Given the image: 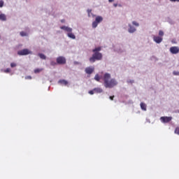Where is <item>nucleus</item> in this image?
Masks as SVG:
<instances>
[{
  "label": "nucleus",
  "mask_w": 179,
  "mask_h": 179,
  "mask_svg": "<svg viewBox=\"0 0 179 179\" xmlns=\"http://www.w3.org/2000/svg\"><path fill=\"white\" fill-rule=\"evenodd\" d=\"M8 20V17L5 15V13H1L0 14V21L1 22H6Z\"/></svg>",
  "instance_id": "12"
},
{
  "label": "nucleus",
  "mask_w": 179,
  "mask_h": 179,
  "mask_svg": "<svg viewBox=\"0 0 179 179\" xmlns=\"http://www.w3.org/2000/svg\"><path fill=\"white\" fill-rule=\"evenodd\" d=\"M61 30H64L65 33H67V37L69 38H71V40H76V36H75V34L72 33L73 31V29L71 28L70 27L68 26H62L60 27Z\"/></svg>",
  "instance_id": "2"
},
{
  "label": "nucleus",
  "mask_w": 179,
  "mask_h": 179,
  "mask_svg": "<svg viewBox=\"0 0 179 179\" xmlns=\"http://www.w3.org/2000/svg\"><path fill=\"white\" fill-rule=\"evenodd\" d=\"M117 52H119V53L122 52V50H117Z\"/></svg>",
  "instance_id": "37"
},
{
  "label": "nucleus",
  "mask_w": 179,
  "mask_h": 179,
  "mask_svg": "<svg viewBox=\"0 0 179 179\" xmlns=\"http://www.w3.org/2000/svg\"><path fill=\"white\" fill-rule=\"evenodd\" d=\"M75 64H78V62H76Z\"/></svg>",
  "instance_id": "40"
},
{
  "label": "nucleus",
  "mask_w": 179,
  "mask_h": 179,
  "mask_svg": "<svg viewBox=\"0 0 179 179\" xmlns=\"http://www.w3.org/2000/svg\"><path fill=\"white\" fill-rule=\"evenodd\" d=\"M110 100H114V96L109 97Z\"/></svg>",
  "instance_id": "35"
},
{
  "label": "nucleus",
  "mask_w": 179,
  "mask_h": 179,
  "mask_svg": "<svg viewBox=\"0 0 179 179\" xmlns=\"http://www.w3.org/2000/svg\"><path fill=\"white\" fill-rule=\"evenodd\" d=\"M159 37H163V36H164V32L162 30H159Z\"/></svg>",
  "instance_id": "22"
},
{
  "label": "nucleus",
  "mask_w": 179,
  "mask_h": 179,
  "mask_svg": "<svg viewBox=\"0 0 179 179\" xmlns=\"http://www.w3.org/2000/svg\"><path fill=\"white\" fill-rule=\"evenodd\" d=\"M152 39L155 43H157V44H160V43L163 41V38L162 36H154Z\"/></svg>",
  "instance_id": "10"
},
{
  "label": "nucleus",
  "mask_w": 179,
  "mask_h": 179,
  "mask_svg": "<svg viewBox=\"0 0 179 179\" xmlns=\"http://www.w3.org/2000/svg\"><path fill=\"white\" fill-rule=\"evenodd\" d=\"M103 22V17L98 15L96 17L95 20L92 22V29H96L97 26H99V23H101Z\"/></svg>",
  "instance_id": "5"
},
{
  "label": "nucleus",
  "mask_w": 179,
  "mask_h": 179,
  "mask_svg": "<svg viewBox=\"0 0 179 179\" xmlns=\"http://www.w3.org/2000/svg\"><path fill=\"white\" fill-rule=\"evenodd\" d=\"M103 59V54L100 52H94L92 56L90 58V62L94 64L96 61H101Z\"/></svg>",
  "instance_id": "4"
},
{
  "label": "nucleus",
  "mask_w": 179,
  "mask_h": 179,
  "mask_svg": "<svg viewBox=\"0 0 179 179\" xmlns=\"http://www.w3.org/2000/svg\"><path fill=\"white\" fill-rule=\"evenodd\" d=\"M61 22H62V23H65V20H64V19L62 20H61Z\"/></svg>",
  "instance_id": "36"
},
{
  "label": "nucleus",
  "mask_w": 179,
  "mask_h": 179,
  "mask_svg": "<svg viewBox=\"0 0 179 179\" xmlns=\"http://www.w3.org/2000/svg\"><path fill=\"white\" fill-rule=\"evenodd\" d=\"M127 83H131V85H132V83H135V80H127Z\"/></svg>",
  "instance_id": "24"
},
{
  "label": "nucleus",
  "mask_w": 179,
  "mask_h": 179,
  "mask_svg": "<svg viewBox=\"0 0 179 179\" xmlns=\"http://www.w3.org/2000/svg\"><path fill=\"white\" fill-rule=\"evenodd\" d=\"M113 6H115V8H117L118 6V3H114Z\"/></svg>",
  "instance_id": "34"
},
{
  "label": "nucleus",
  "mask_w": 179,
  "mask_h": 179,
  "mask_svg": "<svg viewBox=\"0 0 179 179\" xmlns=\"http://www.w3.org/2000/svg\"><path fill=\"white\" fill-rule=\"evenodd\" d=\"M141 108V110H143V111H146V103L141 102L140 104Z\"/></svg>",
  "instance_id": "14"
},
{
  "label": "nucleus",
  "mask_w": 179,
  "mask_h": 179,
  "mask_svg": "<svg viewBox=\"0 0 179 179\" xmlns=\"http://www.w3.org/2000/svg\"><path fill=\"white\" fill-rule=\"evenodd\" d=\"M147 122H150V120L146 119Z\"/></svg>",
  "instance_id": "39"
},
{
  "label": "nucleus",
  "mask_w": 179,
  "mask_h": 179,
  "mask_svg": "<svg viewBox=\"0 0 179 179\" xmlns=\"http://www.w3.org/2000/svg\"><path fill=\"white\" fill-rule=\"evenodd\" d=\"M42 71L43 69H36L34 70V73H40V72H41Z\"/></svg>",
  "instance_id": "23"
},
{
  "label": "nucleus",
  "mask_w": 179,
  "mask_h": 179,
  "mask_svg": "<svg viewBox=\"0 0 179 179\" xmlns=\"http://www.w3.org/2000/svg\"><path fill=\"white\" fill-rule=\"evenodd\" d=\"M87 12L88 13V17H92H92H94V16H96L94 14L92 13V9H88Z\"/></svg>",
  "instance_id": "15"
},
{
  "label": "nucleus",
  "mask_w": 179,
  "mask_h": 179,
  "mask_svg": "<svg viewBox=\"0 0 179 179\" xmlns=\"http://www.w3.org/2000/svg\"><path fill=\"white\" fill-rule=\"evenodd\" d=\"M170 24H174V22L173 20L169 21Z\"/></svg>",
  "instance_id": "33"
},
{
  "label": "nucleus",
  "mask_w": 179,
  "mask_h": 179,
  "mask_svg": "<svg viewBox=\"0 0 179 179\" xmlns=\"http://www.w3.org/2000/svg\"><path fill=\"white\" fill-rule=\"evenodd\" d=\"M171 2H179V0H169Z\"/></svg>",
  "instance_id": "31"
},
{
  "label": "nucleus",
  "mask_w": 179,
  "mask_h": 179,
  "mask_svg": "<svg viewBox=\"0 0 179 179\" xmlns=\"http://www.w3.org/2000/svg\"><path fill=\"white\" fill-rule=\"evenodd\" d=\"M25 79H31V76H26Z\"/></svg>",
  "instance_id": "32"
},
{
  "label": "nucleus",
  "mask_w": 179,
  "mask_h": 179,
  "mask_svg": "<svg viewBox=\"0 0 179 179\" xmlns=\"http://www.w3.org/2000/svg\"><path fill=\"white\" fill-rule=\"evenodd\" d=\"M103 85L106 89H113L118 85V81L115 78H111V74L106 73L103 76Z\"/></svg>",
  "instance_id": "1"
},
{
  "label": "nucleus",
  "mask_w": 179,
  "mask_h": 179,
  "mask_svg": "<svg viewBox=\"0 0 179 179\" xmlns=\"http://www.w3.org/2000/svg\"><path fill=\"white\" fill-rule=\"evenodd\" d=\"M1 72H4L5 73H9L10 72V69H1Z\"/></svg>",
  "instance_id": "21"
},
{
  "label": "nucleus",
  "mask_w": 179,
  "mask_h": 179,
  "mask_svg": "<svg viewBox=\"0 0 179 179\" xmlns=\"http://www.w3.org/2000/svg\"><path fill=\"white\" fill-rule=\"evenodd\" d=\"M56 62L58 65H65V64H66V59L65 57L60 56L57 57Z\"/></svg>",
  "instance_id": "7"
},
{
  "label": "nucleus",
  "mask_w": 179,
  "mask_h": 179,
  "mask_svg": "<svg viewBox=\"0 0 179 179\" xmlns=\"http://www.w3.org/2000/svg\"><path fill=\"white\" fill-rule=\"evenodd\" d=\"M108 2H114V0H108Z\"/></svg>",
  "instance_id": "38"
},
{
  "label": "nucleus",
  "mask_w": 179,
  "mask_h": 179,
  "mask_svg": "<svg viewBox=\"0 0 179 179\" xmlns=\"http://www.w3.org/2000/svg\"><path fill=\"white\" fill-rule=\"evenodd\" d=\"M178 113H179V110L178 111Z\"/></svg>",
  "instance_id": "41"
},
{
  "label": "nucleus",
  "mask_w": 179,
  "mask_h": 179,
  "mask_svg": "<svg viewBox=\"0 0 179 179\" xmlns=\"http://www.w3.org/2000/svg\"><path fill=\"white\" fill-rule=\"evenodd\" d=\"M169 51L171 54L176 55L179 52V48L178 46H172L170 48Z\"/></svg>",
  "instance_id": "9"
},
{
  "label": "nucleus",
  "mask_w": 179,
  "mask_h": 179,
  "mask_svg": "<svg viewBox=\"0 0 179 179\" xmlns=\"http://www.w3.org/2000/svg\"><path fill=\"white\" fill-rule=\"evenodd\" d=\"M94 79L96 82H100V79H101V77H100V76H99V74H96Z\"/></svg>",
  "instance_id": "19"
},
{
  "label": "nucleus",
  "mask_w": 179,
  "mask_h": 179,
  "mask_svg": "<svg viewBox=\"0 0 179 179\" xmlns=\"http://www.w3.org/2000/svg\"><path fill=\"white\" fill-rule=\"evenodd\" d=\"M94 91L95 92V93H103V89L100 87L94 88Z\"/></svg>",
  "instance_id": "16"
},
{
  "label": "nucleus",
  "mask_w": 179,
  "mask_h": 179,
  "mask_svg": "<svg viewBox=\"0 0 179 179\" xmlns=\"http://www.w3.org/2000/svg\"><path fill=\"white\" fill-rule=\"evenodd\" d=\"M173 120L172 117L163 116L160 117V121L163 124H167V122H170Z\"/></svg>",
  "instance_id": "8"
},
{
  "label": "nucleus",
  "mask_w": 179,
  "mask_h": 179,
  "mask_svg": "<svg viewBox=\"0 0 179 179\" xmlns=\"http://www.w3.org/2000/svg\"><path fill=\"white\" fill-rule=\"evenodd\" d=\"M15 66H17L16 63H10V67L11 68H15Z\"/></svg>",
  "instance_id": "28"
},
{
  "label": "nucleus",
  "mask_w": 179,
  "mask_h": 179,
  "mask_svg": "<svg viewBox=\"0 0 179 179\" xmlns=\"http://www.w3.org/2000/svg\"><path fill=\"white\" fill-rule=\"evenodd\" d=\"M38 55L39 58H41V59H47V56H45L43 53H38Z\"/></svg>",
  "instance_id": "17"
},
{
  "label": "nucleus",
  "mask_w": 179,
  "mask_h": 179,
  "mask_svg": "<svg viewBox=\"0 0 179 179\" xmlns=\"http://www.w3.org/2000/svg\"><path fill=\"white\" fill-rule=\"evenodd\" d=\"M20 35L21 36V37H27V36H29V34L25 31H21L20 32Z\"/></svg>",
  "instance_id": "18"
},
{
  "label": "nucleus",
  "mask_w": 179,
  "mask_h": 179,
  "mask_svg": "<svg viewBox=\"0 0 179 179\" xmlns=\"http://www.w3.org/2000/svg\"><path fill=\"white\" fill-rule=\"evenodd\" d=\"M50 65H52V66H54V65H57V63L55 62H50Z\"/></svg>",
  "instance_id": "30"
},
{
  "label": "nucleus",
  "mask_w": 179,
  "mask_h": 179,
  "mask_svg": "<svg viewBox=\"0 0 179 179\" xmlns=\"http://www.w3.org/2000/svg\"><path fill=\"white\" fill-rule=\"evenodd\" d=\"M175 134H176L177 135H179V127L176 128Z\"/></svg>",
  "instance_id": "26"
},
{
  "label": "nucleus",
  "mask_w": 179,
  "mask_h": 179,
  "mask_svg": "<svg viewBox=\"0 0 179 179\" xmlns=\"http://www.w3.org/2000/svg\"><path fill=\"white\" fill-rule=\"evenodd\" d=\"M94 71V67H92V66L87 67L85 69V73H87L88 75H92Z\"/></svg>",
  "instance_id": "11"
},
{
  "label": "nucleus",
  "mask_w": 179,
  "mask_h": 179,
  "mask_svg": "<svg viewBox=\"0 0 179 179\" xmlns=\"http://www.w3.org/2000/svg\"><path fill=\"white\" fill-rule=\"evenodd\" d=\"M4 2L3 0L0 1V8H3Z\"/></svg>",
  "instance_id": "25"
},
{
  "label": "nucleus",
  "mask_w": 179,
  "mask_h": 179,
  "mask_svg": "<svg viewBox=\"0 0 179 179\" xmlns=\"http://www.w3.org/2000/svg\"><path fill=\"white\" fill-rule=\"evenodd\" d=\"M58 83L59 85H63L64 86H68V81H66V80H59L58 81Z\"/></svg>",
  "instance_id": "13"
},
{
  "label": "nucleus",
  "mask_w": 179,
  "mask_h": 179,
  "mask_svg": "<svg viewBox=\"0 0 179 179\" xmlns=\"http://www.w3.org/2000/svg\"><path fill=\"white\" fill-rule=\"evenodd\" d=\"M29 54H33V52L31 50H29L27 48L19 50L17 52V55L23 56V55H29Z\"/></svg>",
  "instance_id": "6"
},
{
  "label": "nucleus",
  "mask_w": 179,
  "mask_h": 179,
  "mask_svg": "<svg viewBox=\"0 0 179 179\" xmlns=\"http://www.w3.org/2000/svg\"><path fill=\"white\" fill-rule=\"evenodd\" d=\"M0 38H1V36H0Z\"/></svg>",
  "instance_id": "42"
},
{
  "label": "nucleus",
  "mask_w": 179,
  "mask_h": 179,
  "mask_svg": "<svg viewBox=\"0 0 179 179\" xmlns=\"http://www.w3.org/2000/svg\"><path fill=\"white\" fill-rule=\"evenodd\" d=\"M140 24L139 22L136 21H132L131 24H128V29L127 31L129 34H134V33H136V27H139Z\"/></svg>",
  "instance_id": "3"
},
{
  "label": "nucleus",
  "mask_w": 179,
  "mask_h": 179,
  "mask_svg": "<svg viewBox=\"0 0 179 179\" xmlns=\"http://www.w3.org/2000/svg\"><path fill=\"white\" fill-rule=\"evenodd\" d=\"M89 94H94L95 92H94V89H93L92 90H90L88 92Z\"/></svg>",
  "instance_id": "27"
},
{
  "label": "nucleus",
  "mask_w": 179,
  "mask_h": 179,
  "mask_svg": "<svg viewBox=\"0 0 179 179\" xmlns=\"http://www.w3.org/2000/svg\"><path fill=\"white\" fill-rule=\"evenodd\" d=\"M173 73L175 76H179V71H173Z\"/></svg>",
  "instance_id": "29"
},
{
  "label": "nucleus",
  "mask_w": 179,
  "mask_h": 179,
  "mask_svg": "<svg viewBox=\"0 0 179 179\" xmlns=\"http://www.w3.org/2000/svg\"><path fill=\"white\" fill-rule=\"evenodd\" d=\"M99 51H101V48L98 47L92 50V52H99Z\"/></svg>",
  "instance_id": "20"
}]
</instances>
